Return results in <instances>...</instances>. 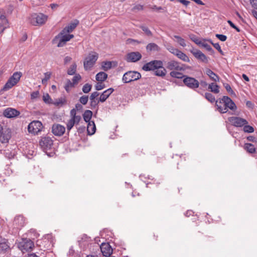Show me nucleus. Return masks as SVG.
<instances>
[{"label": "nucleus", "instance_id": "21", "mask_svg": "<svg viewBox=\"0 0 257 257\" xmlns=\"http://www.w3.org/2000/svg\"><path fill=\"white\" fill-rule=\"evenodd\" d=\"M114 89L112 88H109L105 91L100 95L99 98V101L100 102H104L110 95L113 92Z\"/></svg>", "mask_w": 257, "mask_h": 257}, {"label": "nucleus", "instance_id": "14", "mask_svg": "<svg viewBox=\"0 0 257 257\" xmlns=\"http://www.w3.org/2000/svg\"><path fill=\"white\" fill-rule=\"evenodd\" d=\"M52 43L58 47H63L64 45V29H63L58 35L54 37Z\"/></svg>", "mask_w": 257, "mask_h": 257}, {"label": "nucleus", "instance_id": "42", "mask_svg": "<svg viewBox=\"0 0 257 257\" xmlns=\"http://www.w3.org/2000/svg\"><path fill=\"white\" fill-rule=\"evenodd\" d=\"M165 47L167 49V50H168L171 53L173 54L174 55L179 50L178 49L175 48L170 44L165 45Z\"/></svg>", "mask_w": 257, "mask_h": 257}, {"label": "nucleus", "instance_id": "8", "mask_svg": "<svg viewBox=\"0 0 257 257\" xmlns=\"http://www.w3.org/2000/svg\"><path fill=\"white\" fill-rule=\"evenodd\" d=\"M43 125L41 121L35 120L29 123L28 126V132L34 135H37L42 131Z\"/></svg>", "mask_w": 257, "mask_h": 257}, {"label": "nucleus", "instance_id": "24", "mask_svg": "<svg viewBox=\"0 0 257 257\" xmlns=\"http://www.w3.org/2000/svg\"><path fill=\"white\" fill-rule=\"evenodd\" d=\"M146 50L148 52H159L160 51V48L156 43H150L146 46Z\"/></svg>", "mask_w": 257, "mask_h": 257}, {"label": "nucleus", "instance_id": "52", "mask_svg": "<svg viewBox=\"0 0 257 257\" xmlns=\"http://www.w3.org/2000/svg\"><path fill=\"white\" fill-rule=\"evenodd\" d=\"M74 37V35L71 34V32H66V28L65 29V43L70 41Z\"/></svg>", "mask_w": 257, "mask_h": 257}, {"label": "nucleus", "instance_id": "58", "mask_svg": "<svg viewBox=\"0 0 257 257\" xmlns=\"http://www.w3.org/2000/svg\"><path fill=\"white\" fill-rule=\"evenodd\" d=\"M75 123L72 119H70L67 123V130L69 131Z\"/></svg>", "mask_w": 257, "mask_h": 257}, {"label": "nucleus", "instance_id": "20", "mask_svg": "<svg viewBox=\"0 0 257 257\" xmlns=\"http://www.w3.org/2000/svg\"><path fill=\"white\" fill-rule=\"evenodd\" d=\"M79 21L77 19H74L69 23L66 26V32L72 33L79 25Z\"/></svg>", "mask_w": 257, "mask_h": 257}, {"label": "nucleus", "instance_id": "10", "mask_svg": "<svg viewBox=\"0 0 257 257\" xmlns=\"http://www.w3.org/2000/svg\"><path fill=\"white\" fill-rule=\"evenodd\" d=\"M228 120L232 125L237 127H242L244 124L248 123L247 120L238 116L229 117Z\"/></svg>", "mask_w": 257, "mask_h": 257}, {"label": "nucleus", "instance_id": "2", "mask_svg": "<svg viewBox=\"0 0 257 257\" xmlns=\"http://www.w3.org/2000/svg\"><path fill=\"white\" fill-rule=\"evenodd\" d=\"M141 77V74L137 71H130L125 72L122 77V81L124 83H130L136 81Z\"/></svg>", "mask_w": 257, "mask_h": 257}, {"label": "nucleus", "instance_id": "31", "mask_svg": "<svg viewBox=\"0 0 257 257\" xmlns=\"http://www.w3.org/2000/svg\"><path fill=\"white\" fill-rule=\"evenodd\" d=\"M219 86L215 83H211L208 85V89L214 93L217 94L219 92Z\"/></svg>", "mask_w": 257, "mask_h": 257}, {"label": "nucleus", "instance_id": "7", "mask_svg": "<svg viewBox=\"0 0 257 257\" xmlns=\"http://www.w3.org/2000/svg\"><path fill=\"white\" fill-rule=\"evenodd\" d=\"M167 68L170 70L184 71L186 70L188 67L185 64H181L176 61L171 60L167 63Z\"/></svg>", "mask_w": 257, "mask_h": 257}, {"label": "nucleus", "instance_id": "30", "mask_svg": "<svg viewBox=\"0 0 257 257\" xmlns=\"http://www.w3.org/2000/svg\"><path fill=\"white\" fill-rule=\"evenodd\" d=\"M107 78V74L104 72H100L96 75V80L97 81H104Z\"/></svg>", "mask_w": 257, "mask_h": 257}, {"label": "nucleus", "instance_id": "51", "mask_svg": "<svg viewBox=\"0 0 257 257\" xmlns=\"http://www.w3.org/2000/svg\"><path fill=\"white\" fill-rule=\"evenodd\" d=\"M190 39L197 45L200 46L202 44V41L197 38L195 35H192L190 36Z\"/></svg>", "mask_w": 257, "mask_h": 257}, {"label": "nucleus", "instance_id": "40", "mask_svg": "<svg viewBox=\"0 0 257 257\" xmlns=\"http://www.w3.org/2000/svg\"><path fill=\"white\" fill-rule=\"evenodd\" d=\"M205 98L209 102L213 103L215 101V98L214 95H213L211 93L209 92H206L204 94Z\"/></svg>", "mask_w": 257, "mask_h": 257}, {"label": "nucleus", "instance_id": "64", "mask_svg": "<svg viewBox=\"0 0 257 257\" xmlns=\"http://www.w3.org/2000/svg\"><path fill=\"white\" fill-rule=\"evenodd\" d=\"M251 7L254 9L257 10V0H250Z\"/></svg>", "mask_w": 257, "mask_h": 257}, {"label": "nucleus", "instance_id": "15", "mask_svg": "<svg viewBox=\"0 0 257 257\" xmlns=\"http://www.w3.org/2000/svg\"><path fill=\"white\" fill-rule=\"evenodd\" d=\"M81 75L78 73L74 75L72 80L68 79L65 85V90H67V88L73 87L77 85L79 81L81 79Z\"/></svg>", "mask_w": 257, "mask_h": 257}, {"label": "nucleus", "instance_id": "35", "mask_svg": "<svg viewBox=\"0 0 257 257\" xmlns=\"http://www.w3.org/2000/svg\"><path fill=\"white\" fill-rule=\"evenodd\" d=\"M154 73L156 76L163 77L166 75V70L162 66V68L156 69Z\"/></svg>", "mask_w": 257, "mask_h": 257}, {"label": "nucleus", "instance_id": "26", "mask_svg": "<svg viewBox=\"0 0 257 257\" xmlns=\"http://www.w3.org/2000/svg\"><path fill=\"white\" fill-rule=\"evenodd\" d=\"M87 131L88 135L91 136L96 132V126L94 121L87 122Z\"/></svg>", "mask_w": 257, "mask_h": 257}, {"label": "nucleus", "instance_id": "45", "mask_svg": "<svg viewBox=\"0 0 257 257\" xmlns=\"http://www.w3.org/2000/svg\"><path fill=\"white\" fill-rule=\"evenodd\" d=\"M43 100L47 104H51L53 103V100L48 93L43 95Z\"/></svg>", "mask_w": 257, "mask_h": 257}, {"label": "nucleus", "instance_id": "57", "mask_svg": "<svg viewBox=\"0 0 257 257\" xmlns=\"http://www.w3.org/2000/svg\"><path fill=\"white\" fill-rule=\"evenodd\" d=\"M215 36L217 38H218L219 40H220L222 42H224L227 39L226 36L223 35V34H216Z\"/></svg>", "mask_w": 257, "mask_h": 257}, {"label": "nucleus", "instance_id": "12", "mask_svg": "<svg viewBox=\"0 0 257 257\" xmlns=\"http://www.w3.org/2000/svg\"><path fill=\"white\" fill-rule=\"evenodd\" d=\"M91 239L86 234H83L78 240V244L83 250L86 249L91 242Z\"/></svg>", "mask_w": 257, "mask_h": 257}, {"label": "nucleus", "instance_id": "25", "mask_svg": "<svg viewBox=\"0 0 257 257\" xmlns=\"http://www.w3.org/2000/svg\"><path fill=\"white\" fill-rule=\"evenodd\" d=\"M22 76V73L21 72H15L12 76L10 77L9 80L13 83L14 85H16L20 80L21 76Z\"/></svg>", "mask_w": 257, "mask_h": 257}, {"label": "nucleus", "instance_id": "3", "mask_svg": "<svg viewBox=\"0 0 257 257\" xmlns=\"http://www.w3.org/2000/svg\"><path fill=\"white\" fill-rule=\"evenodd\" d=\"M48 18V16L42 13L39 14H34L32 16L31 18V23L34 26L42 25L45 23Z\"/></svg>", "mask_w": 257, "mask_h": 257}, {"label": "nucleus", "instance_id": "41", "mask_svg": "<svg viewBox=\"0 0 257 257\" xmlns=\"http://www.w3.org/2000/svg\"><path fill=\"white\" fill-rule=\"evenodd\" d=\"M200 46L204 48L207 51H208L211 54H213L214 53V51L213 49L212 48V47L209 44L204 42H202V44H200Z\"/></svg>", "mask_w": 257, "mask_h": 257}, {"label": "nucleus", "instance_id": "48", "mask_svg": "<svg viewBox=\"0 0 257 257\" xmlns=\"http://www.w3.org/2000/svg\"><path fill=\"white\" fill-rule=\"evenodd\" d=\"M140 28L146 33V34L148 36H152V32L149 30V29L144 25H142L140 26Z\"/></svg>", "mask_w": 257, "mask_h": 257}, {"label": "nucleus", "instance_id": "63", "mask_svg": "<svg viewBox=\"0 0 257 257\" xmlns=\"http://www.w3.org/2000/svg\"><path fill=\"white\" fill-rule=\"evenodd\" d=\"M199 82V85H200L201 86V88H205L207 87V86H208L209 84H208L207 82L205 80H201Z\"/></svg>", "mask_w": 257, "mask_h": 257}, {"label": "nucleus", "instance_id": "50", "mask_svg": "<svg viewBox=\"0 0 257 257\" xmlns=\"http://www.w3.org/2000/svg\"><path fill=\"white\" fill-rule=\"evenodd\" d=\"M91 85L86 83L82 87V91L85 93H87L91 90Z\"/></svg>", "mask_w": 257, "mask_h": 257}, {"label": "nucleus", "instance_id": "18", "mask_svg": "<svg viewBox=\"0 0 257 257\" xmlns=\"http://www.w3.org/2000/svg\"><path fill=\"white\" fill-rule=\"evenodd\" d=\"M142 55L139 52H133L127 54L126 61L128 62H136L142 58Z\"/></svg>", "mask_w": 257, "mask_h": 257}, {"label": "nucleus", "instance_id": "17", "mask_svg": "<svg viewBox=\"0 0 257 257\" xmlns=\"http://www.w3.org/2000/svg\"><path fill=\"white\" fill-rule=\"evenodd\" d=\"M99 248L102 255L104 256H110L112 252V249L108 243H102Z\"/></svg>", "mask_w": 257, "mask_h": 257}, {"label": "nucleus", "instance_id": "9", "mask_svg": "<svg viewBox=\"0 0 257 257\" xmlns=\"http://www.w3.org/2000/svg\"><path fill=\"white\" fill-rule=\"evenodd\" d=\"M183 81L187 87L193 90H196L199 86V82L192 77L186 75Z\"/></svg>", "mask_w": 257, "mask_h": 257}, {"label": "nucleus", "instance_id": "55", "mask_svg": "<svg viewBox=\"0 0 257 257\" xmlns=\"http://www.w3.org/2000/svg\"><path fill=\"white\" fill-rule=\"evenodd\" d=\"M88 100V97L86 95H83V96L80 97L79 98L80 102L83 105L86 104L87 103Z\"/></svg>", "mask_w": 257, "mask_h": 257}, {"label": "nucleus", "instance_id": "13", "mask_svg": "<svg viewBox=\"0 0 257 257\" xmlns=\"http://www.w3.org/2000/svg\"><path fill=\"white\" fill-rule=\"evenodd\" d=\"M12 132L9 128H3L0 134V142L2 143H7L11 138Z\"/></svg>", "mask_w": 257, "mask_h": 257}, {"label": "nucleus", "instance_id": "23", "mask_svg": "<svg viewBox=\"0 0 257 257\" xmlns=\"http://www.w3.org/2000/svg\"><path fill=\"white\" fill-rule=\"evenodd\" d=\"M192 53L197 59L201 60L203 62L207 63V57L200 50H196L194 52H192Z\"/></svg>", "mask_w": 257, "mask_h": 257}, {"label": "nucleus", "instance_id": "16", "mask_svg": "<svg viewBox=\"0 0 257 257\" xmlns=\"http://www.w3.org/2000/svg\"><path fill=\"white\" fill-rule=\"evenodd\" d=\"M3 115L5 117L7 118H13L18 116L20 115V112L17 109L9 107L5 109L3 111Z\"/></svg>", "mask_w": 257, "mask_h": 257}, {"label": "nucleus", "instance_id": "37", "mask_svg": "<svg viewBox=\"0 0 257 257\" xmlns=\"http://www.w3.org/2000/svg\"><path fill=\"white\" fill-rule=\"evenodd\" d=\"M14 85H15L13 83H12L9 80H8L4 86V87H3V88L1 89V92L7 91L11 89Z\"/></svg>", "mask_w": 257, "mask_h": 257}, {"label": "nucleus", "instance_id": "56", "mask_svg": "<svg viewBox=\"0 0 257 257\" xmlns=\"http://www.w3.org/2000/svg\"><path fill=\"white\" fill-rule=\"evenodd\" d=\"M105 87V85L102 82L98 81L95 85V89L96 90H100Z\"/></svg>", "mask_w": 257, "mask_h": 257}, {"label": "nucleus", "instance_id": "59", "mask_svg": "<svg viewBox=\"0 0 257 257\" xmlns=\"http://www.w3.org/2000/svg\"><path fill=\"white\" fill-rule=\"evenodd\" d=\"M71 119L75 124H78L81 119V117L80 115H76L74 117H72Z\"/></svg>", "mask_w": 257, "mask_h": 257}, {"label": "nucleus", "instance_id": "33", "mask_svg": "<svg viewBox=\"0 0 257 257\" xmlns=\"http://www.w3.org/2000/svg\"><path fill=\"white\" fill-rule=\"evenodd\" d=\"M216 105L217 106V110L222 113H226L228 109L225 107L222 104L219 103V100L216 101Z\"/></svg>", "mask_w": 257, "mask_h": 257}, {"label": "nucleus", "instance_id": "36", "mask_svg": "<svg viewBox=\"0 0 257 257\" xmlns=\"http://www.w3.org/2000/svg\"><path fill=\"white\" fill-rule=\"evenodd\" d=\"M245 149L249 153L252 154L255 152V148L254 146L250 143H246L244 145Z\"/></svg>", "mask_w": 257, "mask_h": 257}, {"label": "nucleus", "instance_id": "54", "mask_svg": "<svg viewBox=\"0 0 257 257\" xmlns=\"http://www.w3.org/2000/svg\"><path fill=\"white\" fill-rule=\"evenodd\" d=\"M223 86L226 89V91L230 94H235L234 91L231 88L230 85L228 83H224Z\"/></svg>", "mask_w": 257, "mask_h": 257}, {"label": "nucleus", "instance_id": "61", "mask_svg": "<svg viewBox=\"0 0 257 257\" xmlns=\"http://www.w3.org/2000/svg\"><path fill=\"white\" fill-rule=\"evenodd\" d=\"M107 233V235H108L109 237H112V235H113V233L111 232V231L107 229H105L102 232H101L102 236H103V233Z\"/></svg>", "mask_w": 257, "mask_h": 257}, {"label": "nucleus", "instance_id": "44", "mask_svg": "<svg viewBox=\"0 0 257 257\" xmlns=\"http://www.w3.org/2000/svg\"><path fill=\"white\" fill-rule=\"evenodd\" d=\"M51 72H47L44 73V78L42 80V83L43 84H46L49 79H50L51 76Z\"/></svg>", "mask_w": 257, "mask_h": 257}, {"label": "nucleus", "instance_id": "34", "mask_svg": "<svg viewBox=\"0 0 257 257\" xmlns=\"http://www.w3.org/2000/svg\"><path fill=\"white\" fill-rule=\"evenodd\" d=\"M170 75L172 77L182 79L184 78L186 75H183L182 73L176 71H172L170 73Z\"/></svg>", "mask_w": 257, "mask_h": 257}, {"label": "nucleus", "instance_id": "4", "mask_svg": "<svg viewBox=\"0 0 257 257\" xmlns=\"http://www.w3.org/2000/svg\"><path fill=\"white\" fill-rule=\"evenodd\" d=\"M39 145L41 149L47 153V151L50 150L53 145L52 139L48 136L42 137L39 141Z\"/></svg>", "mask_w": 257, "mask_h": 257}, {"label": "nucleus", "instance_id": "60", "mask_svg": "<svg viewBox=\"0 0 257 257\" xmlns=\"http://www.w3.org/2000/svg\"><path fill=\"white\" fill-rule=\"evenodd\" d=\"M8 23V22H4L3 21H0V33L4 32L6 28V27H4V26L7 24Z\"/></svg>", "mask_w": 257, "mask_h": 257}, {"label": "nucleus", "instance_id": "6", "mask_svg": "<svg viewBox=\"0 0 257 257\" xmlns=\"http://www.w3.org/2000/svg\"><path fill=\"white\" fill-rule=\"evenodd\" d=\"M163 62L160 60H153L146 63L142 67L145 71H155L157 68H162Z\"/></svg>", "mask_w": 257, "mask_h": 257}, {"label": "nucleus", "instance_id": "46", "mask_svg": "<svg viewBox=\"0 0 257 257\" xmlns=\"http://www.w3.org/2000/svg\"><path fill=\"white\" fill-rule=\"evenodd\" d=\"M140 179H141L142 181H143L144 183H146V187H148V185H149V184H150V182H146V181L145 179H148L152 180H153V178H152V176H149V175H148L147 176H144V175H141L140 176Z\"/></svg>", "mask_w": 257, "mask_h": 257}, {"label": "nucleus", "instance_id": "49", "mask_svg": "<svg viewBox=\"0 0 257 257\" xmlns=\"http://www.w3.org/2000/svg\"><path fill=\"white\" fill-rule=\"evenodd\" d=\"M208 41L214 46V47L217 49L219 52L222 54L223 55V51H222L221 47L219 44V43H213L212 40H209Z\"/></svg>", "mask_w": 257, "mask_h": 257}, {"label": "nucleus", "instance_id": "11", "mask_svg": "<svg viewBox=\"0 0 257 257\" xmlns=\"http://www.w3.org/2000/svg\"><path fill=\"white\" fill-rule=\"evenodd\" d=\"M219 103L222 104L228 109L234 110L236 109L235 103L232 99L227 96H223L222 98L219 99Z\"/></svg>", "mask_w": 257, "mask_h": 257}, {"label": "nucleus", "instance_id": "32", "mask_svg": "<svg viewBox=\"0 0 257 257\" xmlns=\"http://www.w3.org/2000/svg\"><path fill=\"white\" fill-rule=\"evenodd\" d=\"M77 65L75 63H73L68 69L67 73L69 75H73L76 73Z\"/></svg>", "mask_w": 257, "mask_h": 257}, {"label": "nucleus", "instance_id": "19", "mask_svg": "<svg viewBox=\"0 0 257 257\" xmlns=\"http://www.w3.org/2000/svg\"><path fill=\"white\" fill-rule=\"evenodd\" d=\"M52 132L55 136H61L64 133V127L59 124L55 123L52 125Z\"/></svg>", "mask_w": 257, "mask_h": 257}, {"label": "nucleus", "instance_id": "43", "mask_svg": "<svg viewBox=\"0 0 257 257\" xmlns=\"http://www.w3.org/2000/svg\"><path fill=\"white\" fill-rule=\"evenodd\" d=\"M174 38L177 40V42L180 45L184 47L186 46V44L184 39L177 35H175Z\"/></svg>", "mask_w": 257, "mask_h": 257}, {"label": "nucleus", "instance_id": "29", "mask_svg": "<svg viewBox=\"0 0 257 257\" xmlns=\"http://www.w3.org/2000/svg\"><path fill=\"white\" fill-rule=\"evenodd\" d=\"M92 112L90 110H86L84 111L83 114V117L84 120L86 122H90L92 120H91V119L92 116Z\"/></svg>", "mask_w": 257, "mask_h": 257}, {"label": "nucleus", "instance_id": "22", "mask_svg": "<svg viewBox=\"0 0 257 257\" xmlns=\"http://www.w3.org/2000/svg\"><path fill=\"white\" fill-rule=\"evenodd\" d=\"M14 224L17 226V227H21L25 224V219L22 215H18L15 217Z\"/></svg>", "mask_w": 257, "mask_h": 257}, {"label": "nucleus", "instance_id": "1", "mask_svg": "<svg viewBox=\"0 0 257 257\" xmlns=\"http://www.w3.org/2000/svg\"><path fill=\"white\" fill-rule=\"evenodd\" d=\"M98 58V55L96 52L89 53L83 62L84 68L85 70H90L95 64Z\"/></svg>", "mask_w": 257, "mask_h": 257}, {"label": "nucleus", "instance_id": "53", "mask_svg": "<svg viewBox=\"0 0 257 257\" xmlns=\"http://www.w3.org/2000/svg\"><path fill=\"white\" fill-rule=\"evenodd\" d=\"M9 247V246L6 242H0V250L6 251Z\"/></svg>", "mask_w": 257, "mask_h": 257}, {"label": "nucleus", "instance_id": "47", "mask_svg": "<svg viewBox=\"0 0 257 257\" xmlns=\"http://www.w3.org/2000/svg\"><path fill=\"white\" fill-rule=\"evenodd\" d=\"M64 103V100L62 99H56L55 101L53 100V103L51 104H54L57 107L62 106Z\"/></svg>", "mask_w": 257, "mask_h": 257}, {"label": "nucleus", "instance_id": "5", "mask_svg": "<svg viewBox=\"0 0 257 257\" xmlns=\"http://www.w3.org/2000/svg\"><path fill=\"white\" fill-rule=\"evenodd\" d=\"M34 246V242L28 238H23L22 240L19 243L18 247L23 252L29 251L32 249Z\"/></svg>", "mask_w": 257, "mask_h": 257}, {"label": "nucleus", "instance_id": "62", "mask_svg": "<svg viewBox=\"0 0 257 257\" xmlns=\"http://www.w3.org/2000/svg\"><path fill=\"white\" fill-rule=\"evenodd\" d=\"M39 95V92L38 91H34L31 94V99H34L37 98Z\"/></svg>", "mask_w": 257, "mask_h": 257}, {"label": "nucleus", "instance_id": "38", "mask_svg": "<svg viewBox=\"0 0 257 257\" xmlns=\"http://www.w3.org/2000/svg\"><path fill=\"white\" fill-rule=\"evenodd\" d=\"M102 69L104 71H107L112 67V63L110 61H105L102 63Z\"/></svg>", "mask_w": 257, "mask_h": 257}, {"label": "nucleus", "instance_id": "27", "mask_svg": "<svg viewBox=\"0 0 257 257\" xmlns=\"http://www.w3.org/2000/svg\"><path fill=\"white\" fill-rule=\"evenodd\" d=\"M175 55L177 56L179 59L184 62H189L190 61L189 58L187 56V55L179 50H178Z\"/></svg>", "mask_w": 257, "mask_h": 257}, {"label": "nucleus", "instance_id": "39", "mask_svg": "<svg viewBox=\"0 0 257 257\" xmlns=\"http://www.w3.org/2000/svg\"><path fill=\"white\" fill-rule=\"evenodd\" d=\"M243 131L244 133H252L254 131V128L248 124L243 125Z\"/></svg>", "mask_w": 257, "mask_h": 257}, {"label": "nucleus", "instance_id": "28", "mask_svg": "<svg viewBox=\"0 0 257 257\" xmlns=\"http://www.w3.org/2000/svg\"><path fill=\"white\" fill-rule=\"evenodd\" d=\"M206 73L212 81L215 82L219 81V76L217 74H216L214 72H213L211 69H207L206 70Z\"/></svg>", "mask_w": 257, "mask_h": 257}]
</instances>
